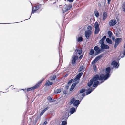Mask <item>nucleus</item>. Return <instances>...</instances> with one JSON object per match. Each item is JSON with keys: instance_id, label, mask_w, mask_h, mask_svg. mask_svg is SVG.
<instances>
[{"instance_id": "obj_11", "label": "nucleus", "mask_w": 125, "mask_h": 125, "mask_svg": "<svg viewBox=\"0 0 125 125\" xmlns=\"http://www.w3.org/2000/svg\"><path fill=\"white\" fill-rule=\"evenodd\" d=\"M108 78V77L106 76V75H104V74H101L99 75V80H102L104 79V80H106Z\"/></svg>"}, {"instance_id": "obj_41", "label": "nucleus", "mask_w": 125, "mask_h": 125, "mask_svg": "<svg viewBox=\"0 0 125 125\" xmlns=\"http://www.w3.org/2000/svg\"><path fill=\"white\" fill-rule=\"evenodd\" d=\"M85 91V89H82L80 91V93H82L84 92Z\"/></svg>"}, {"instance_id": "obj_48", "label": "nucleus", "mask_w": 125, "mask_h": 125, "mask_svg": "<svg viewBox=\"0 0 125 125\" xmlns=\"http://www.w3.org/2000/svg\"><path fill=\"white\" fill-rule=\"evenodd\" d=\"M93 69L94 70H95V69H94L95 68H96V65L95 64H94L93 66Z\"/></svg>"}, {"instance_id": "obj_35", "label": "nucleus", "mask_w": 125, "mask_h": 125, "mask_svg": "<svg viewBox=\"0 0 125 125\" xmlns=\"http://www.w3.org/2000/svg\"><path fill=\"white\" fill-rule=\"evenodd\" d=\"M67 124V121H63L62 123V125H66Z\"/></svg>"}, {"instance_id": "obj_8", "label": "nucleus", "mask_w": 125, "mask_h": 125, "mask_svg": "<svg viewBox=\"0 0 125 125\" xmlns=\"http://www.w3.org/2000/svg\"><path fill=\"white\" fill-rule=\"evenodd\" d=\"M103 55V54H101L96 57L92 61L91 64H95V63L102 57Z\"/></svg>"}, {"instance_id": "obj_47", "label": "nucleus", "mask_w": 125, "mask_h": 125, "mask_svg": "<svg viewBox=\"0 0 125 125\" xmlns=\"http://www.w3.org/2000/svg\"><path fill=\"white\" fill-rule=\"evenodd\" d=\"M44 112L43 110L42 111V112L40 113V115H42L44 113Z\"/></svg>"}, {"instance_id": "obj_57", "label": "nucleus", "mask_w": 125, "mask_h": 125, "mask_svg": "<svg viewBox=\"0 0 125 125\" xmlns=\"http://www.w3.org/2000/svg\"><path fill=\"white\" fill-rule=\"evenodd\" d=\"M48 0H44V1L45 2V1H47Z\"/></svg>"}, {"instance_id": "obj_26", "label": "nucleus", "mask_w": 125, "mask_h": 125, "mask_svg": "<svg viewBox=\"0 0 125 125\" xmlns=\"http://www.w3.org/2000/svg\"><path fill=\"white\" fill-rule=\"evenodd\" d=\"M92 88H89L88 90L86 92L87 94H90L93 91Z\"/></svg>"}, {"instance_id": "obj_39", "label": "nucleus", "mask_w": 125, "mask_h": 125, "mask_svg": "<svg viewBox=\"0 0 125 125\" xmlns=\"http://www.w3.org/2000/svg\"><path fill=\"white\" fill-rule=\"evenodd\" d=\"M75 99L74 98H73V99H71L70 100V103L71 104H72L75 101Z\"/></svg>"}, {"instance_id": "obj_18", "label": "nucleus", "mask_w": 125, "mask_h": 125, "mask_svg": "<svg viewBox=\"0 0 125 125\" xmlns=\"http://www.w3.org/2000/svg\"><path fill=\"white\" fill-rule=\"evenodd\" d=\"M107 13L105 12H104L103 14V20H105L107 17Z\"/></svg>"}, {"instance_id": "obj_2", "label": "nucleus", "mask_w": 125, "mask_h": 125, "mask_svg": "<svg viewBox=\"0 0 125 125\" xmlns=\"http://www.w3.org/2000/svg\"><path fill=\"white\" fill-rule=\"evenodd\" d=\"M42 4H38L36 5L35 6L33 7L31 14L34 13L38 10L40 8L42 7Z\"/></svg>"}, {"instance_id": "obj_4", "label": "nucleus", "mask_w": 125, "mask_h": 125, "mask_svg": "<svg viewBox=\"0 0 125 125\" xmlns=\"http://www.w3.org/2000/svg\"><path fill=\"white\" fill-rule=\"evenodd\" d=\"M82 49L81 48L78 47L75 50V55L77 56L78 55H80L82 52Z\"/></svg>"}, {"instance_id": "obj_14", "label": "nucleus", "mask_w": 125, "mask_h": 125, "mask_svg": "<svg viewBox=\"0 0 125 125\" xmlns=\"http://www.w3.org/2000/svg\"><path fill=\"white\" fill-rule=\"evenodd\" d=\"M110 68L109 67H108L106 68V76L108 77V78L110 76V74L109 73L110 72Z\"/></svg>"}, {"instance_id": "obj_52", "label": "nucleus", "mask_w": 125, "mask_h": 125, "mask_svg": "<svg viewBox=\"0 0 125 125\" xmlns=\"http://www.w3.org/2000/svg\"><path fill=\"white\" fill-rule=\"evenodd\" d=\"M111 0H107L108 1V4H110V3L111 1Z\"/></svg>"}, {"instance_id": "obj_21", "label": "nucleus", "mask_w": 125, "mask_h": 125, "mask_svg": "<svg viewBox=\"0 0 125 125\" xmlns=\"http://www.w3.org/2000/svg\"><path fill=\"white\" fill-rule=\"evenodd\" d=\"M106 38V36H104L99 41V43H104V41Z\"/></svg>"}, {"instance_id": "obj_51", "label": "nucleus", "mask_w": 125, "mask_h": 125, "mask_svg": "<svg viewBox=\"0 0 125 125\" xmlns=\"http://www.w3.org/2000/svg\"><path fill=\"white\" fill-rule=\"evenodd\" d=\"M83 55H81L79 57V58L80 59H82L83 57Z\"/></svg>"}, {"instance_id": "obj_40", "label": "nucleus", "mask_w": 125, "mask_h": 125, "mask_svg": "<svg viewBox=\"0 0 125 125\" xmlns=\"http://www.w3.org/2000/svg\"><path fill=\"white\" fill-rule=\"evenodd\" d=\"M39 118V119H41V117H39V118H38V117H37V118L35 119V123H36L37 122V121L38 120V119Z\"/></svg>"}, {"instance_id": "obj_28", "label": "nucleus", "mask_w": 125, "mask_h": 125, "mask_svg": "<svg viewBox=\"0 0 125 125\" xmlns=\"http://www.w3.org/2000/svg\"><path fill=\"white\" fill-rule=\"evenodd\" d=\"M106 41L108 43L110 44L112 43V41L111 39L108 38H107L106 39Z\"/></svg>"}, {"instance_id": "obj_31", "label": "nucleus", "mask_w": 125, "mask_h": 125, "mask_svg": "<svg viewBox=\"0 0 125 125\" xmlns=\"http://www.w3.org/2000/svg\"><path fill=\"white\" fill-rule=\"evenodd\" d=\"M122 8L123 11L125 12V2H124L122 5Z\"/></svg>"}, {"instance_id": "obj_43", "label": "nucleus", "mask_w": 125, "mask_h": 125, "mask_svg": "<svg viewBox=\"0 0 125 125\" xmlns=\"http://www.w3.org/2000/svg\"><path fill=\"white\" fill-rule=\"evenodd\" d=\"M49 109V107L47 106L46 107V108L44 109V110H43V111L45 112V111H46L47 110H48Z\"/></svg>"}, {"instance_id": "obj_17", "label": "nucleus", "mask_w": 125, "mask_h": 125, "mask_svg": "<svg viewBox=\"0 0 125 125\" xmlns=\"http://www.w3.org/2000/svg\"><path fill=\"white\" fill-rule=\"evenodd\" d=\"M112 65L113 66V67L115 68H117L118 66H117L118 63L117 62H116L115 61H113L111 63Z\"/></svg>"}, {"instance_id": "obj_6", "label": "nucleus", "mask_w": 125, "mask_h": 125, "mask_svg": "<svg viewBox=\"0 0 125 125\" xmlns=\"http://www.w3.org/2000/svg\"><path fill=\"white\" fill-rule=\"evenodd\" d=\"M92 33V32L90 30H88L85 31V36L87 39H89Z\"/></svg>"}, {"instance_id": "obj_9", "label": "nucleus", "mask_w": 125, "mask_h": 125, "mask_svg": "<svg viewBox=\"0 0 125 125\" xmlns=\"http://www.w3.org/2000/svg\"><path fill=\"white\" fill-rule=\"evenodd\" d=\"M78 56L75 55H74L73 57H72V63L73 65L75 64L76 62V60L78 59Z\"/></svg>"}, {"instance_id": "obj_38", "label": "nucleus", "mask_w": 125, "mask_h": 125, "mask_svg": "<svg viewBox=\"0 0 125 125\" xmlns=\"http://www.w3.org/2000/svg\"><path fill=\"white\" fill-rule=\"evenodd\" d=\"M83 68V66H80L79 68V72H80L82 71Z\"/></svg>"}, {"instance_id": "obj_50", "label": "nucleus", "mask_w": 125, "mask_h": 125, "mask_svg": "<svg viewBox=\"0 0 125 125\" xmlns=\"http://www.w3.org/2000/svg\"><path fill=\"white\" fill-rule=\"evenodd\" d=\"M47 123V121H45L44 123H43V125H46Z\"/></svg>"}, {"instance_id": "obj_10", "label": "nucleus", "mask_w": 125, "mask_h": 125, "mask_svg": "<svg viewBox=\"0 0 125 125\" xmlns=\"http://www.w3.org/2000/svg\"><path fill=\"white\" fill-rule=\"evenodd\" d=\"M83 73L82 72H81L78 74L76 76L75 78L73 79V82H74L77 81L80 79V78H81V76L82 75Z\"/></svg>"}, {"instance_id": "obj_32", "label": "nucleus", "mask_w": 125, "mask_h": 125, "mask_svg": "<svg viewBox=\"0 0 125 125\" xmlns=\"http://www.w3.org/2000/svg\"><path fill=\"white\" fill-rule=\"evenodd\" d=\"M94 50L93 49H91L89 53V54L90 55H92L94 53Z\"/></svg>"}, {"instance_id": "obj_5", "label": "nucleus", "mask_w": 125, "mask_h": 125, "mask_svg": "<svg viewBox=\"0 0 125 125\" xmlns=\"http://www.w3.org/2000/svg\"><path fill=\"white\" fill-rule=\"evenodd\" d=\"M94 49L96 52V55H98L102 52L101 49H100L97 46H95L94 47Z\"/></svg>"}, {"instance_id": "obj_44", "label": "nucleus", "mask_w": 125, "mask_h": 125, "mask_svg": "<svg viewBox=\"0 0 125 125\" xmlns=\"http://www.w3.org/2000/svg\"><path fill=\"white\" fill-rule=\"evenodd\" d=\"M49 109V107L47 106L46 107V108L44 109V110H43V111L45 112V111H46L47 110H48Z\"/></svg>"}, {"instance_id": "obj_36", "label": "nucleus", "mask_w": 125, "mask_h": 125, "mask_svg": "<svg viewBox=\"0 0 125 125\" xmlns=\"http://www.w3.org/2000/svg\"><path fill=\"white\" fill-rule=\"evenodd\" d=\"M83 39L82 37H80L78 38L77 40L78 42H81L83 41Z\"/></svg>"}, {"instance_id": "obj_45", "label": "nucleus", "mask_w": 125, "mask_h": 125, "mask_svg": "<svg viewBox=\"0 0 125 125\" xmlns=\"http://www.w3.org/2000/svg\"><path fill=\"white\" fill-rule=\"evenodd\" d=\"M49 109V107L47 106L46 107V108L44 109V110H43V111L45 112V111H46L47 110H48Z\"/></svg>"}, {"instance_id": "obj_55", "label": "nucleus", "mask_w": 125, "mask_h": 125, "mask_svg": "<svg viewBox=\"0 0 125 125\" xmlns=\"http://www.w3.org/2000/svg\"><path fill=\"white\" fill-rule=\"evenodd\" d=\"M67 93V92L66 91H65L64 92V93H63L64 94H66Z\"/></svg>"}, {"instance_id": "obj_1", "label": "nucleus", "mask_w": 125, "mask_h": 125, "mask_svg": "<svg viewBox=\"0 0 125 125\" xmlns=\"http://www.w3.org/2000/svg\"><path fill=\"white\" fill-rule=\"evenodd\" d=\"M43 80H40L33 87L27 88V91L29 92L31 90H34L35 89L38 88L41 85V83Z\"/></svg>"}, {"instance_id": "obj_13", "label": "nucleus", "mask_w": 125, "mask_h": 125, "mask_svg": "<svg viewBox=\"0 0 125 125\" xmlns=\"http://www.w3.org/2000/svg\"><path fill=\"white\" fill-rule=\"evenodd\" d=\"M101 45L100 46L101 49H108L109 48V47L107 45L104 44V43H101Z\"/></svg>"}, {"instance_id": "obj_12", "label": "nucleus", "mask_w": 125, "mask_h": 125, "mask_svg": "<svg viewBox=\"0 0 125 125\" xmlns=\"http://www.w3.org/2000/svg\"><path fill=\"white\" fill-rule=\"evenodd\" d=\"M116 23L117 22L116 20H111L109 21V24L110 26H112L115 25L116 24Z\"/></svg>"}, {"instance_id": "obj_7", "label": "nucleus", "mask_w": 125, "mask_h": 125, "mask_svg": "<svg viewBox=\"0 0 125 125\" xmlns=\"http://www.w3.org/2000/svg\"><path fill=\"white\" fill-rule=\"evenodd\" d=\"M122 40V39L121 38H117L115 39V43L114 45V47L115 48H116L117 46L120 42Z\"/></svg>"}, {"instance_id": "obj_15", "label": "nucleus", "mask_w": 125, "mask_h": 125, "mask_svg": "<svg viewBox=\"0 0 125 125\" xmlns=\"http://www.w3.org/2000/svg\"><path fill=\"white\" fill-rule=\"evenodd\" d=\"M79 81H77L72 84L70 90V91H71L73 90L76 85L79 83Z\"/></svg>"}, {"instance_id": "obj_59", "label": "nucleus", "mask_w": 125, "mask_h": 125, "mask_svg": "<svg viewBox=\"0 0 125 125\" xmlns=\"http://www.w3.org/2000/svg\"><path fill=\"white\" fill-rule=\"evenodd\" d=\"M67 88H68V86H67ZM67 88L68 89V88Z\"/></svg>"}, {"instance_id": "obj_46", "label": "nucleus", "mask_w": 125, "mask_h": 125, "mask_svg": "<svg viewBox=\"0 0 125 125\" xmlns=\"http://www.w3.org/2000/svg\"><path fill=\"white\" fill-rule=\"evenodd\" d=\"M87 28L88 29L91 30L92 28L91 26H89L87 27Z\"/></svg>"}, {"instance_id": "obj_25", "label": "nucleus", "mask_w": 125, "mask_h": 125, "mask_svg": "<svg viewBox=\"0 0 125 125\" xmlns=\"http://www.w3.org/2000/svg\"><path fill=\"white\" fill-rule=\"evenodd\" d=\"M93 80L91 79L90 81V82L88 83V86L90 87L93 84Z\"/></svg>"}, {"instance_id": "obj_33", "label": "nucleus", "mask_w": 125, "mask_h": 125, "mask_svg": "<svg viewBox=\"0 0 125 125\" xmlns=\"http://www.w3.org/2000/svg\"><path fill=\"white\" fill-rule=\"evenodd\" d=\"M95 28H99V24L97 22H96L94 24Z\"/></svg>"}, {"instance_id": "obj_27", "label": "nucleus", "mask_w": 125, "mask_h": 125, "mask_svg": "<svg viewBox=\"0 0 125 125\" xmlns=\"http://www.w3.org/2000/svg\"><path fill=\"white\" fill-rule=\"evenodd\" d=\"M70 112L71 114H73L75 112V110L74 107L71 108L70 110Z\"/></svg>"}, {"instance_id": "obj_42", "label": "nucleus", "mask_w": 125, "mask_h": 125, "mask_svg": "<svg viewBox=\"0 0 125 125\" xmlns=\"http://www.w3.org/2000/svg\"><path fill=\"white\" fill-rule=\"evenodd\" d=\"M73 81V79H71V80H69L67 83L68 84L72 83Z\"/></svg>"}, {"instance_id": "obj_3", "label": "nucleus", "mask_w": 125, "mask_h": 125, "mask_svg": "<svg viewBox=\"0 0 125 125\" xmlns=\"http://www.w3.org/2000/svg\"><path fill=\"white\" fill-rule=\"evenodd\" d=\"M72 8V6L71 5H68L66 4L62 8L63 13L71 9Z\"/></svg>"}, {"instance_id": "obj_19", "label": "nucleus", "mask_w": 125, "mask_h": 125, "mask_svg": "<svg viewBox=\"0 0 125 125\" xmlns=\"http://www.w3.org/2000/svg\"><path fill=\"white\" fill-rule=\"evenodd\" d=\"M80 103V102L78 100H77L75 101L73 103V105L75 106H77Z\"/></svg>"}, {"instance_id": "obj_53", "label": "nucleus", "mask_w": 125, "mask_h": 125, "mask_svg": "<svg viewBox=\"0 0 125 125\" xmlns=\"http://www.w3.org/2000/svg\"><path fill=\"white\" fill-rule=\"evenodd\" d=\"M123 54L124 55H125V49L124 50Z\"/></svg>"}, {"instance_id": "obj_24", "label": "nucleus", "mask_w": 125, "mask_h": 125, "mask_svg": "<svg viewBox=\"0 0 125 125\" xmlns=\"http://www.w3.org/2000/svg\"><path fill=\"white\" fill-rule=\"evenodd\" d=\"M99 83V82L98 81H94L93 85V87H94L97 86Z\"/></svg>"}, {"instance_id": "obj_20", "label": "nucleus", "mask_w": 125, "mask_h": 125, "mask_svg": "<svg viewBox=\"0 0 125 125\" xmlns=\"http://www.w3.org/2000/svg\"><path fill=\"white\" fill-rule=\"evenodd\" d=\"M52 82H50L49 80H47L46 81L45 85L47 86H49L52 85Z\"/></svg>"}, {"instance_id": "obj_58", "label": "nucleus", "mask_w": 125, "mask_h": 125, "mask_svg": "<svg viewBox=\"0 0 125 125\" xmlns=\"http://www.w3.org/2000/svg\"><path fill=\"white\" fill-rule=\"evenodd\" d=\"M94 69H95V71L96 70V68H95Z\"/></svg>"}, {"instance_id": "obj_23", "label": "nucleus", "mask_w": 125, "mask_h": 125, "mask_svg": "<svg viewBox=\"0 0 125 125\" xmlns=\"http://www.w3.org/2000/svg\"><path fill=\"white\" fill-rule=\"evenodd\" d=\"M48 100L50 102H54L55 100L52 99L51 97L50 96H48L47 98Z\"/></svg>"}, {"instance_id": "obj_49", "label": "nucleus", "mask_w": 125, "mask_h": 125, "mask_svg": "<svg viewBox=\"0 0 125 125\" xmlns=\"http://www.w3.org/2000/svg\"><path fill=\"white\" fill-rule=\"evenodd\" d=\"M74 0H68L67 1L69 2H71L73 1Z\"/></svg>"}, {"instance_id": "obj_22", "label": "nucleus", "mask_w": 125, "mask_h": 125, "mask_svg": "<svg viewBox=\"0 0 125 125\" xmlns=\"http://www.w3.org/2000/svg\"><path fill=\"white\" fill-rule=\"evenodd\" d=\"M56 77V76L55 75H52L50 77V80H54Z\"/></svg>"}, {"instance_id": "obj_30", "label": "nucleus", "mask_w": 125, "mask_h": 125, "mask_svg": "<svg viewBox=\"0 0 125 125\" xmlns=\"http://www.w3.org/2000/svg\"><path fill=\"white\" fill-rule=\"evenodd\" d=\"M61 90L60 89H57L55 90L54 91V93H55L58 94L61 92Z\"/></svg>"}, {"instance_id": "obj_16", "label": "nucleus", "mask_w": 125, "mask_h": 125, "mask_svg": "<svg viewBox=\"0 0 125 125\" xmlns=\"http://www.w3.org/2000/svg\"><path fill=\"white\" fill-rule=\"evenodd\" d=\"M91 79L93 80V82L94 81H97V80H99V75L98 74L94 76Z\"/></svg>"}, {"instance_id": "obj_37", "label": "nucleus", "mask_w": 125, "mask_h": 125, "mask_svg": "<svg viewBox=\"0 0 125 125\" xmlns=\"http://www.w3.org/2000/svg\"><path fill=\"white\" fill-rule=\"evenodd\" d=\"M94 13L96 17H97L99 16V14L98 11H95Z\"/></svg>"}, {"instance_id": "obj_29", "label": "nucleus", "mask_w": 125, "mask_h": 125, "mask_svg": "<svg viewBox=\"0 0 125 125\" xmlns=\"http://www.w3.org/2000/svg\"><path fill=\"white\" fill-rule=\"evenodd\" d=\"M100 31L99 28H95V30L94 31V34H97Z\"/></svg>"}, {"instance_id": "obj_34", "label": "nucleus", "mask_w": 125, "mask_h": 125, "mask_svg": "<svg viewBox=\"0 0 125 125\" xmlns=\"http://www.w3.org/2000/svg\"><path fill=\"white\" fill-rule=\"evenodd\" d=\"M108 33L109 37H111L113 35L112 32L110 31H108Z\"/></svg>"}, {"instance_id": "obj_54", "label": "nucleus", "mask_w": 125, "mask_h": 125, "mask_svg": "<svg viewBox=\"0 0 125 125\" xmlns=\"http://www.w3.org/2000/svg\"><path fill=\"white\" fill-rule=\"evenodd\" d=\"M82 95L83 96H84L85 95V94L84 93H83L82 94Z\"/></svg>"}, {"instance_id": "obj_56", "label": "nucleus", "mask_w": 125, "mask_h": 125, "mask_svg": "<svg viewBox=\"0 0 125 125\" xmlns=\"http://www.w3.org/2000/svg\"><path fill=\"white\" fill-rule=\"evenodd\" d=\"M23 90L25 91H26V89H23Z\"/></svg>"}]
</instances>
